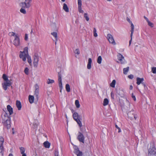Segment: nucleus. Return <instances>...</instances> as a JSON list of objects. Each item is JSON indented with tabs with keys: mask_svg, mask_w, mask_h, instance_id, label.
Instances as JSON below:
<instances>
[{
	"mask_svg": "<svg viewBox=\"0 0 156 156\" xmlns=\"http://www.w3.org/2000/svg\"><path fill=\"white\" fill-rule=\"evenodd\" d=\"M2 117V122L4 126L7 129L10 128L11 127L10 117L5 112Z\"/></svg>",
	"mask_w": 156,
	"mask_h": 156,
	"instance_id": "1",
	"label": "nucleus"
},
{
	"mask_svg": "<svg viewBox=\"0 0 156 156\" xmlns=\"http://www.w3.org/2000/svg\"><path fill=\"white\" fill-rule=\"evenodd\" d=\"M73 117L74 119L77 122L80 127V129L81 130V127L82 124L80 120H81L80 116L76 112H74L73 115Z\"/></svg>",
	"mask_w": 156,
	"mask_h": 156,
	"instance_id": "2",
	"label": "nucleus"
},
{
	"mask_svg": "<svg viewBox=\"0 0 156 156\" xmlns=\"http://www.w3.org/2000/svg\"><path fill=\"white\" fill-rule=\"evenodd\" d=\"M21 54H20V57L22 59L23 61H25L26 60V58L28 55V48L27 47H25L24 49V51L21 52Z\"/></svg>",
	"mask_w": 156,
	"mask_h": 156,
	"instance_id": "3",
	"label": "nucleus"
},
{
	"mask_svg": "<svg viewBox=\"0 0 156 156\" xmlns=\"http://www.w3.org/2000/svg\"><path fill=\"white\" fill-rule=\"evenodd\" d=\"M128 118L131 120H135L137 118V115L135 114V112L133 110L127 113Z\"/></svg>",
	"mask_w": 156,
	"mask_h": 156,
	"instance_id": "4",
	"label": "nucleus"
},
{
	"mask_svg": "<svg viewBox=\"0 0 156 156\" xmlns=\"http://www.w3.org/2000/svg\"><path fill=\"white\" fill-rule=\"evenodd\" d=\"M148 154H156V149L155 147L154 144L153 142L151 143L150 144Z\"/></svg>",
	"mask_w": 156,
	"mask_h": 156,
	"instance_id": "5",
	"label": "nucleus"
},
{
	"mask_svg": "<svg viewBox=\"0 0 156 156\" xmlns=\"http://www.w3.org/2000/svg\"><path fill=\"white\" fill-rule=\"evenodd\" d=\"M32 0H25L24 2L21 3V6L23 8H26L28 9L31 6V3Z\"/></svg>",
	"mask_w": 156,
	"mask_h": 156,
	"instance_id": "6",
	"label": "nucleus"
},
{
	"mask_svg": "<svg viewBox=\"0 0 156 156\" xmlns=\"http://www.w3.org/2000/svg\"><path fill=\"white\" fill-rule=\"evenodd\" d=\"M13 44L16 47L19 46L20 44L19 36L17 34L15 36L13 41Z\"/></svg>",
	"mask_w": 156,
	"mask_h": 156,
	"instance_id": "7",
	"label": "nucleus"
},
{
	"mask_svg": "<svg viewBox=\"0 0 156 156\" xmlns=\"http://www.w3.org/2000/svg\"><path fill=\"white\" fill-rule=\"evenodd\" d=\"M39 59V57L37 54H35L34 56L33 64L34 67L37 68V67Z\"/></svg>",
	"mask_w": 156,
	"mask_h": 156,
	"instance_id": "8",
	"label": "nucleus"
},
{
	"mask_svg": "<svg viewBox=\"0 0 156 156\" xmlns=\"http://www.w3.org/2000/svg\"><path fill=\"white\" fill-rule=\"evenodd\" d=\"M73 148L74 149V153L77 156H82V152L80 151L78 147L76 145H74Z\"/></svg>",
	"mask_w": 156,
	"mask_h": 156,
	"instance_id": "9",
	"label": "nucleus"
},
{
	"mask_svg": "<svg viewBox=\"0 0 156 156\" xmlns=\"http://www.w3.org/2000/svg\"><path fill=\"white\" fill-rule=\"evenodd\" d=\"M61 71L58 73V85L60 89L62 90V77L61 74Z\"/></svg>",
	"mask_w": 156,
	"mask_h": 156,
	"instance_id": "10",
	"label": "nucleus"
},
{
	"mask_svg": "<svg viewBox=\"0 0 156 156\" xmlns=\"http://www.w3.org/2000/svg\"><path fill=\"white\" fill-rule=\"evenodd\" d=\"M78 135L77 136V139L83 143H84V137L83 134L80 132H78Z\"/></svg>",
	"mask_w": 156,
	"mask_h": 156,
	"instance_id": "11",
	"label": "nucleus"
},
{
	"mask_svg": "<svg viewBox=\"0 0 156 156\" xmlns=\"http://www.w3.org/2000/svg\"><path fill=\"white\" fill-rule=\"evenodd\" d=\"M107 39L109 41L110 43L113 44L115 45V43L114 38L110 34H108L107 35Z\"/></svg>",
	"mask_w": 156,
	"mask_h": 156,
	"instance_id": "12",
	"label": "nucleus"
},
{
	"mask_svg": "<svg viewBox=\"0 0 156 156\" xmlns=\"http://www.w3.org/2000/svg\"><path fill=\"white\" fill-rule=\"evenodd\" d=\"M35 92H34V93H35L34 95H35V97H36L37 99V100L38 98L39 89V86L37 84H36L35 85Z\"/></svg>",
	"mask_w": 156,
	"mask_h": 156,
	"instance_id": "13",
	"label": "nucleus"
},
{
	"mask_svg": "<svg viewBox=\"0 0 156 156\" xmlns=\"http://www.w3.org/2000/svg\"><path fill=\"white\" fill-rule=\"evenodd\" d=\"M11 84V82L9 80L8 81H6V82L4 83L3 88L5 90H6L7 89V87L10 86Z\"/></svg>",
	"mask_w": 156,
	"mask_h": 156,
	"instance_id": "14",
	"label": "nucleus"
},
{
	"mask_svg": "<svg viewBox=\"0 0 156 156\" xmlns=\"http://www.w3.org/2000/svg\"><path fill=\"white\" fill-rule=\"evenodd\" d=\"M117 57L118 59L122 63H123L124 62V58L122 55L120 54H119L117 55Z\"/></svg>",
	"mask_w": 156,
	"mask_h": 156,
	"instance_id": "15",
	"label": "nucleus"
},
{
	"mask_svg": "<svg viewBox=\"0 0 156 156\" xmlns=\"http://www.w3.org/2000/svg\"><path fill=\"white\" fill-rule=\"evenodd\" d=\"M7 109L9 112V115H12L13 113V108L9 105H8L7 106Z\"/></svg>",
	"mask_w": 156,
	"mask_h": 156,
	"instance_id": "16",
	"label": "nucleus"
},
{
	"mask_svg": "<svg viewBox=\"0 0 156 156\" xmlns=\"http://www.w3.org/2000/svg\"><path fill=\"white\" fill-rule=\"evenodd\" d=\"M16 105L18 110H20L22 107L20 102L19 101L17 100L16 101Z\"/></svg>",
	"mask_w": 156,
	"mask_h": 156,
	"instance_id": "17",
	"label": "nucleus"
},
{
	"mask_svg": "<svg viewBox=\"0 0 156 156\" xmlns=\"http://www.w3.org/2000/svg\"><path fill=\"white\" fill-rule=\"evenodd\" d=\"M144 80V79L143 78H140L139 77H137L136 78V83L138 85L140 84L141 83L142 84L143 83V81Z\"/></svg>",
	"mask_w": 156,
	"mask_h": 156,
	"instance_id": "18",
	"label": "nucleus"
},
{
	"mask_svg": "<svg viewBox=\"0 0 156 156\" xmlns=\"http://www.w3.org/2000/svg\"><path fill=\"white\" fill-rule=\"evenodd\" d=\"M116 90V93L118 95H119L121 97H123V92L122 90L119 89Z\"/></svg>",
	"mask_w": 156,
	"mask_h": 156,
	"instance_id": "19",
	"label": "nucleus"
},
{
	"mask_svg": "<svg viewBox=\"0 0 156 156\" xmlns=\"http://www.w3.org/2000/svg\"><path fill=\"white\" fill-rule=\"evenodd\" d=\"M4 142V139L2 136H0V148H4L3 146V143Z\"/></svg>",
	"mask_w": 156,
	"mask_h": 156,
	"instance_id": "20",
	"label": "nucleus"
},
{
	"mask_svg": "<svg viewBox=\"0 0 156 156\" xmlns=\"http://www.w3.org/2000/svg\"><path fill=\"white\" fill-rule=\"evenodd\" d=\"M63 9L66 12H69V8L66 3L63 4Z\"/></svg>",
	"mask_w": 156,
	"mask_h": 156,
	"instance_id": "21",
	"label": "nucleus"
},
{
	"mask_svg": "<svg viewBox=\"0 0 156 156\" xmlns=\"http://www.w3.org/2000/svg\"><path fill=\"white\" fill-rule=\"evenodd\" d=\"M43 144L44 147L46 148H49L51 144L48 141L44 142Z\"/></svg>",
	"mask_w": 156,
	"mask_h": 156,
	"instance_id": "22",
	"label": "nucleus"
},
{
	"mask_svg": "<svg viewBox=\"0 0 156 156\" xmlns=\"http://www.w3.org/2000/svg\"><path fill=\"white\" fill-rule=\"evenodd\" d=\"M34 98L33 96L30 95L29 96V101L30 103H32L34 101Z\"/></svg>",
	"mask_w": 156,
	"mask_h": 156,
	"instance_id": "23",
	"label": "nucleus"
},
{
	"mask_svg": "<svg viewBox=\"0 0 156 156\" xmlns=\"http://www.w3.org/2000/svg\"><path fill=\"white\" fill-rule=\"evenodd\" d=\"M131 24V34H130V36L132 37V36L133 35V33L134 31V26L133 23H131L130 24Z\"/></svg>",
	"mask_w": 156,
	"mask_h": 156,
	"instance_id": "24",
	"label": "nucleus"
},
{
	"mask_svg": "<svg viewBox=\"0 0 156 156\" xmlns=\"http://www.w3.org/2000/svg\"><path fill=\"white\" fill-rule=\"evenodd\" d=\"M129 67H127L126 68H124L123 69V73L125 74H126L129 70Z\"/></svg>",
	"mask_w": 156,
	"mask_h": 156,
	"instance_id": "25",
	"label": "nucleus"
},
{
	"mask_svg": "<svg viewBox=\"0 0 156 156\" xmlns=\"http://www.w3.org/2000/svg\"><path fill=\"white\" fill-rule=\"evenodd\" d=\"M66 90L67 92H69L70 91V87L69 84H66Z\"/></svg>",
	"mask_w": 156,
	"mask_h": 156,
	"instance_id": "26",
	"label": "nucleus"
},
{
	"mask_svg": "<svg viewBox=\"0 0 156 156\" xmlns=\"http://www.w3.org/2000/svg\"><path fill=\"white\" fill-rule=\"evenodd\" d=\"M22 8L20 10V11L22 13H23L24 14H25L26 13V12L25 10V9H27L26 8H23V6H21Z\"/></svg>",
	"mask_w": 156,
	"mask_h": 156,
	"instance_id": "27",
	"label": "nucleus"
},
{
	"mask_svg": "<svg viewBox=\"0 0 156 156\" xmlns=\"http://www.w3.org/2000/svg\"><path fill=\"white\" fill-rule=\"evenodd\" d=\"M108 100L107 98H105L104 100L103 105L106 106L108 105Z\"/></svg>",
	"mask_w": 156,
	"mask_h": 156,
	"instance_id": "28",
	"label": "nucleus"
},
{
	"mask_svg": "<svg viewBox=\"0 0 156 156\" xmlns=\"http://www.w3.org/2000/svg\"><path fill=\"white\" fill-rule=\"evenodd\" d=\"M55 82L54 80H51L50 79H48L47 80V83L49 84L50 83H54Z\"/></svg>",
	"mask_w": 156,
	"mask_h": 156,
	"instance_id": "29",
	"label": "nucleus"
},
{
	"mask_svg": "<svg viewBox=\"0 0 156 156\" xmlns=\"http://www.w3.org/2000/svg\"><path fill=\"white\" fill-rule=\"evenodd\" d=\"M115 83H116L115 80H113V81H112V82L110 84V86L112 87H113V88L115 87Z\"/></svg>",
	"mask_w": 156,
	"mask_h": 156,
	"instance_id": "30",
	"label": "nucleus"
},
{
	"mask_svg": "<svg viewBox=\"0 0 156 156\" xmlns=\"http://www.w3.org/2000/svg\"><path fill=\"white\" fill-rule=\"evenodd\" d=\"M27 61L29 63V64H31V57L29 56L28 54L27 55Z\"/></svg>",
	"mask_w": 156,
	"mask_h": 156,
	"instance_id": "31",
	"label": "nucleus"
},
{
	"mask_svg": "<svg viewBox=\"0 0 156 156\" xmlns=\"http://www.w3.org/2000/svg\"><path fill=\"white\" fill-rule=\"evenodd\" d=\"M2 78L5 81H8L9 80L7 76L5 74H3L2 76Z\"/></svg>",
	"mask_w": 156,
	"mask_h": 156,
	"instance_id": "32",
	"label": "nucleus"
},
{
	"mask_svg": "<svg viewBox=\"0 0 156 156\" xmlns=\"http://www.w3.org/2000/svg\"><path fill=\"white\" fill-rule=\"evenodd\" d=\"M75 105L77 108H79L80 107V104L78 100H76L75 102Z\"/></svg>",
	"mask_w": 156,
	"mask_h": 156,
	"instance_id": "33",
	"label": "nucleus"
},
{
	"mask_svg": "<svg viewBox=\"0 0 156 156\" xmlns=\"http://www.w3.org/2000/svg\"><path fill=\"white\" fill-rule=\"evenodd\" d=\"M102 58L101 56H99L97 59V62L99 64H101V62Z\"/></svg>",
	"mask_w": 156,
	"mask_h": 156,
	"instance_id": "34",
	"label": "nucleus"
},
{
	"mask_svg": "<svg viewBox=\"0 0 156 156\" xmlns=\"http://www.w3.org/2000/svg\"><path fill=\"white\" fill-rule=\"evenodd\" d=\"M51 34L55 38L56 41H57V33L56 32H53L51 33Z\"/></svg>",
	"mask_w": 156,
	"mask_h": 156,
	"instance_id": "35",
	"label": "nucleus"
},
{
	"mask_svg": "<svg viewBox=\"0 0 156 156\" xmlns=\"http://www.w3.org/2000/svg\"><path fill=\"white\" fill-rule=\"evenodd\" d=\"M4 152V148H0V156H3Z\"/></svg>",
	"mask_w": 156,
	"mask_h": 156,
	"instance_id": "36",
	"label": "nucleus"
},
{
	"mask_svg": "<svg viewBox=\"0 0 156 156\" xmlns=\"http://www.w3.org/2000/svg\"><path fill=\"white\" fill-rule=\"evenodd\" d=\"M20 149L21 154L24 153V152L25 151V149L23 147H21L20 148Z\"/></svg>",
	"mask_w": 156,
	"mask_h": 156,
	"instance_id": "37",
	"label": "nucleus"
},
{
	"mask_svg": "<svg viewBox=\"0 0 156 156\" xmlns=\"http://www.w3.org/2000/svg\"><path fill=\"white\" fill-rule=\"evenodd\" d=\"M29 69L27 67H26L24 70V72L27 75H28L29 74Z\"/></svg>",
	"mask_w": 156,
	"mask_h": 156,
	"instance_id": "38",
	"label": "nucleus"
},
{
	"mask_svg": "<svg viewBox=\"0 0 156 156\" xmlns=\"http://www.w3.org/2000/svg\"><path fill=\"white\" fill-rule=\"evenodd\" d=\"M84 17L85 18L86 20L87 21H88L89 20V18L87 16V13H85L84 14Z\"/></svg>",
	"mask_w": 156,
	"mask_h": 156,
	"instance_id": "39",
	"label": "nucleus"
},
{
	"mask_svg": "<svg viewBox=\"0 0 156 156\" xmlns=\"http://www.w3.org/2000/svg\"><path fill=\"white\" fill-rule=\"evenodd\" d=\"M78 7H81L82 1L81 0H78Z\"/></svg>",
	"mask_w": 156,
	"mask_h": 156,
	"instance_id": "40",
	"label": "nucleus"
},
{
	"mask_svg": "<svg viewBox=\"0 0 156 156\" xmlns=\"http://www.w3.org/2000/svg\"><path fill=\"white\" fill-rule=\"evenodd\" d=\"M147 23H148V24L149 25V26H150L151 27H153L154 24L152 23L151 22L149 21H148Z\"/></svg>",
	"mask_w": 156,
	"mask_h": 156,
	"instance_id": "41",
	"label": "nucleus"
},
{
	"mask_svg": "<svg viewBox=\"0 0 156 156\" xmlns=\"http://www.w3.org/2000/svg\"><path fill=\"white\" fill-rule=\"evenodd\" d=\"M78 11L80 13H83V11L82 10V8L81 7H78Z\"/></svg>",
	"mask_w": 156,
	"mask_h": 156,
	"instance_id": "42",
	"label": "nucleus"
},
{
	"mask_svg": "<svg viewBox=\"0 0 156 156\" xmlns=\"http://www.w3.org/2000/svg\"><path fill=\"white\" fill-rule=\"evenodd\" d=\"M152 71L154 73H156V67H153L152 68Z\"/></svg>",
	"mask_w": 156,
	"mask_h": 156,
	"instance_id": "43",
	"label": "nucleus"
},
{
	"mask_svg": "<svg viewBox=\"0 0 156 156\" xmlns=\"http://www.w3.org/2000/svg\"><path fill=\"white\" fill-rule=\"evenodd\" d=\"M74 52L75 53L77 54V55H79L80 54V51H79V49L77 48L75 50Z\"/></svg>",
	"mask_w": 156,
	"mask_h": 156,
	"instance_id": "44",
	"label": "nucleus"
},
{
	"mask_svg": "<svg viewBox=\"0 0 156 156\" xmlns=\"http://www.w3.org/2000/svg\"><path fill=\"white\" fill-rule=\"evenodd\" d=\"M55 156H58V150L56 149L55 152Z\"/></svg>",
	"mask_w": 156,
	"mask_h": 156,
	"instance_id": "45",
	"label": "nucleus"
},
{
	"mask_svg": "<svg viewBox=\"0 0 156 156\" xmlns=\"http://www.w3.org/2000/svg\"><path fill=\"white\" fill-rule=\"evenodd\" d=\"M115 127L116 128H117L118 129V133H120L121 132V129H120V128L116 124H115Z\"/></svg>",
	"mask_w": 156,
	"mask_h": 156,
	"instance_id": "46",
	"label": "nucleus"
},
{
	"mask_svg": "<svg viewBox=\"0 0 156 156\" xmlns=\"http://www.w3.org/2000/svg\"><path fill=\"white\" fill-rule=\"evenodd\" d=\"M131 95H132V97L133 98V100H134V101H136V98L135 97V96L133 94V93Z\"/></svg>",
	"mask_w": 156,
	"mask_h": 156,
	"instance_id": "47",
	"label": "nucleus"
},
{
	"mask_svg": "<svg viewBox=\"0 0 156 156\" xmlns=\"http://www.w3.org/2000/svg\"><path fill=\"white\" fill-rule=\"evenodd\" d=\"M134 76L133 75L131 74L128 76V77L130 79H132L133 78Z\"/></svg>",
	"mask_w": 156,
	"mask_h": 156,
	"instance_id": "48",
	"label": "nucleus"
},
{
	"mask_svg": "<svg viewBox=\"0 0 156 156\" xmlns=\"http://www.w3.org/2000/svg\"><path fill=\"white\" fill-rule=\"evenodd\" d=\"M91 64H88L87 66V68L88 69H90L91 68Z\"/></svg>",
	"mask_w": 156,
	"mask_h": 156,
	"instance_id": "49",
	"label": "nucleus"
},
{
	"mask_svg": "<svg viewBox=\"0 0 156 156\" xmlns=\"http://www.w3.org/2000/svg\"><path fill=\"white\" fill-rule=\"evenodd\" d=\"M111 98L113 99H114V94H113V92H112L111 93Z\"/></svg>",
	"mask_w": 156,
	"mask_h": 156,
	"instance_id": "50",
	"label": "nucleus"
},
{
	"mask_svg": "<svg viewBox=\"0 0 156 156\" xmlns=\"http://www.w3.org/2000/svg\"><path fill=\"white\" fill-rule=\"evenodd\" d=\"M148 156H156V154H148Z\"/></svg>",
	"mask_w": 156,
	"mask_h": 156,
	"instance_id": "51",
	"label": "nucleus"
},
{
	"mask_svg": "<svg viewBox=\"0 0 156 156\" xmlns=\"http://www.w3.org/2000/svg\"><path fill=\"white\" fill-rule=\"evenodd\" d=\"M92 59L91 58H89L88 60V64H91L92 63Z\"/></svg>",
	"mask_w": 156,
	"mask_h": 156,
	"instance_id": "52",
	"label": "nucleus"
},
{
	"mask_svg": "<svg viewBox=\"0 0 156 156\" xmlns=\"http://www.w3.org/2000/svg\"><path fill=\"white\" fill-rule=\"evenodd\" d=\"M17 34H16L15 33H14L13 32H12L11 33V36H14V38H15V36Z\"/></svg>",
	"mask_w": 156,
	"mask_h": 156,
	"instance_id": "53",
	"label": "nucleus"
},
{
	"mask_svg": "<svg viewBox=\"0 0 156 156\" xmlns=\"http://www.w3.org/2000/svg\"><path fill=\"white\" fill-rule=\"evenodd\" d=\"M25 40L26 41H27L28 39V35L27 34H26L25 35Z\"/></svg>",
	"mask_w": 156,
	"mask_h": 156,
	"instance_id": "54",
	"label": "nucleus"
},
{
	"mask_svg": "<svg viewBox=\"0 0 156 156\" xmlns=\"http://www.w3.org/2000/svg\"><path fill=\"white\" fill-rule=\"evenodd\" d=\"M126 20L127 21L130 23V24L132 23V22L130 21V19L128 17H127Z\"/></svg>",
	"mask_w": 156,
	"mask_h": 156,
	"instance_id": "55",
	"label": "nucleus"
},
{
	"mask_svg": "<svg viewBox=\"0 0 156 156\" xmlns=\"http://www.w3.org/2000/svg\"><path fill=\"white\" fill-rule=\"evenodd\" d=\"M130 37H131V39L129 41V46H130V45L131 44V42H132V37L130 36Z\"/></svg>",
	"mask_w": 156,
	"mask_h": 156,
	"instance_id": "56",
	"label": "nucleus"
},
{
	"mask_svg": "<svg viewBox=\"0 0 156 156\" xmlns=\"http://www.w3.org/2000/svg\"><path fill=\"white\" fill-rule=\"evenodd\" d=\"M94 35L95 37H97L98 36V34L97 33H96V32H94Z\"/></svg>",
	"mask_w": 156,
	"mask_h": 156,
	"instance_id": "57",
	"label": "nucleus"
},
{
	"mask_svg": "<svg viewBox=\"0 0 156 156\" xmlns=\"http://www.w3.org/2000/svg\"><path fill=\"white\" fill-rule=\"evenodd\" d=\"M144 18L146 20L147 22H148V21H149L148 18H147L146 16H144Z\"/></svg>",
	"mask_w": 156,
	"mask_h": 156,
	"instance_id": "58",
	"label": "nucleus"
},
{
	"mask_svg": "<svg viewBox=\"0 0 156 156\" xmlns=\"http://www.w3.org/2000/svg\"><path fill=\"white\" fill-rule=\"evenodd\" d=\"M142 84L143 85V86H144V87L145 88V87H146V85L145 84V83H142Z\"/></svg>",
	"mask_w": 156,
	"mask_h": 156,
	"instance_id": "59",
	"label": "nucleus"
},
{
	"mask_svg": "<svg viewBox=\"0 0 156 156\" xmlns=\"http://www.w3.org/2000/svg\"><path fill=\"white\" fill-rule=\"evenodd\" d=\"M129 89L130 90H131L133 89V86L132 85H131L129 86Z\"/></svg>",
	"mask_w": 156,
	"mask_h": 156,
	"instance_id": "60",
	"label": "nucleus"
},
{
	"mask_svg": "<svg viewBox=\"0 0 156 156\" xmlns=\"http://www.w3.org/2000/svg\"><path fill=\"white\" fill-rule=\"evenodd\" d=\"M96 29L95 28H94V30H93V32H96Z\"/></svg>",
	"mask_w": 156,
	"mask_h": 156,
	"instance_id": "61",
	"label": "nucleus"
},
{
	"mask_svg": "<svg viewBox=\"0 0 156 156\" xmlns=\"http://www.w3.org/2000/svg\"><path fill=\"white\" fill-rule=\"evenodd\" d=\"M22 154V156H27L26 154L25 153H23V154Z\"/></svg>",
	"mask_w": 156,
	"mask_h": 156,
	"instance_id": "62",
	"label": "nucleus"
},
{
	"mask_svg": "<svg viewBox=\"0 0 156 156\" xmlns=\"http://www.w3.org/2000/svg\"><path fill=\"white\" fill-rule=\"evenodd\" d=\"M8 156H13L12 154L11 153L9 154Z\"/></svg>",
	"mask_w": 156,
	"mask_h": 156,
	"instance_id": "63",
	"label": "nucleus"
},
{
	"mask_svg": "<svg viewBox=\"0 0 156 156\" xmlns=\"http://www.w3.org/2000/svg\"><path fill=\"white\" fill-rule=\"evenodd\" d=\"M66 0H61L62 2H64Z\"/></svg>",
	"mask_w": 156,
	"mask_h": 156,
	"instance_id": "64",
	"label": "nucleus"
}]
</instances>
